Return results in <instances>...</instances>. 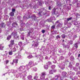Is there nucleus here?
Masks as SVG:
<instances>
[{"instance_id": "f257e3e1", "label": "nucleus", "mask_w": 80, "mask_h": 80, "mask_svg": "<svg viewBox=\"0 0 80 80\" xmlns=\"http://www.w3.org/2000/svg\"><path fill=\"white\" fill-rule=\"evenodd\" d=\"M11 72L12 73H13L14 76H17V77H20L21 78L22 76H23L22 74L20 72L18 73L17 70H14L12 69V70H9L8 71V73H10Z\"/></svg>"}, {"instance_id": "f03ea898", "label": "nucleus", "mask_w": 80, "mask_h": 80, "mask_svg": "<svg viewBox=\"0 0 80 80\" xmlns=\"http://www.w3.org/2000/svg\"><path fill=\"white\" fill-rule=\"evenodd\" d=\"M17 55H18L16 58V59H14L13 61V63H18V59H20L21 58V55L20 54L17 53L16 54Z\"/></svg>"}, {"instance_id": "7ed1b4c3", "label": "nucleus", "mask_w": 80, "mask_h": 80, "mask_svg": "<svg viewBox=\"0 0 80 80\" xmlns=\"http://www.w3.org/2000/svg\"><path fill=\"white\" fill-rule=\"evenodd\" d=\"M25 68H26L25 66H21L19 68V71L21 72V73H23V72H25V71H26V70H25L26 69H25Z\"/></svg>"}, {"instance_id": "20e7f679", "label": "nucleus", "mask_w": 80, "mask_h": 80, "mask_svg": "<svg viewBox=\"0 0 80 80\" xmlns=\"http://www.w3.org/2000/svg\"><path fill=\"white\" fill-rule=\"evenodd\" d=\"M33 62L31 61H30L29 62V64L25 66V67L26 68V70H29V69L30 68V67H31L30 65H33Z\"/></svg>"}, {"instance_id": "39448f33", "label": "nucleus", "mask_w": 80, "mask_h": 80, "mask_svg": "<svg viewBox=\"0 0 80 80\" xmlns=\"http://www.w3.org/2000/svg\"><path fill=\"white\" fill-rule=\"evenodd\" d=\"M46 75H47V72H43L42 73L39 80H44L45 79V76Z\"/></svg>"}, {"instance_id": "423d86ee", "label": "nucleus", "mask_w": 80, "mask_h": 80, "mask_svg": "<svg viewBox=\"0 0 80 80\" xmlns=\"http://www.w3.org/2000/svg\"><path fill=\"white\" fill-rule=\"evenodd\" d=\"M58 67L59 68H60L62 70H63L65 68V63L62 62V63H60L58 65Z\"/></svg>"}, {"instance_id": "0eeeda50", "label": "nucleus", "mask_w": 80, "mask_h": 80, "mask_svg": "<svg viewBox=\"0 0 80 80\" xmlns=\"http://www.w3.org/2000/svg\"><path fill=\"white\" fill-rule=\"evenodd\" d=\"M11 35L13 36L14 38L16 39L17 38H18V36H17V32L14 31L12 32L11 34Z\"/></svg>"}, {"instance_id": "6e6552de", "label": "nucleus", "mask_w": 80, "mask_h": 80, "mask_svg": "<svg viewBox=\"0 0 80 80\" xmlns=\"http://www.w3.org/2000/svg\"><path fill=\"white\" fill-rule=\"evenodd\" d=\"M60 77V75H58L55 76V77L54 78H52V76H50V80H57L58 78Z\"/></svg>"}, {"instance_id": "1a4fd4ad", "label": "nucleus", "mask_w": 80, "mask_h": 80, "mask_svg": "<svg viewBox=\"0 0 80 80\" xmlns=\"http://www.w3.org/2000/svg\"><path fill=\"white\" fill-rule=\"evenodd\" d=\"M10 44L8 45V46L9 47V48H12L13 47V46L14 45V40H11L10 42Z\"/></svg>"}, {"instance_id": "9d476101", "label": "nucleus", "mask_w": 80, "mask_h": 80, "mask_svg": "<svg viewBox=\"0 0 80 80\" xmlns=\"http://www.w3.org/2000/svg\"><path fill=\"white\" fill-rule=\"evenodd\" d=\"M33 44L32 45V47H38V44L37 42L35 41H33Z\"/></svg>"}, {"instance_id": "9b49d317", "label": "nucleus", "mask_w": 80, "mask_h": 80, "mask_svg": "<svg viewBox=\"0 0 80 80\" xmlns=\"http://www.w3.org/2000/svg\"><path fill=\"white\" fill-rule=\"evenodd\" d=\"M18 45H19V46H20V49L21 50H22V49H23V47H24V46L23 45H22V42H20L18 43Z\"/></svg>"}, {"instance_id": "f8f14e48", "label": "nucleus", "mask_w": 80, "mask_h": 80, "mask_svg": "<svg viewBox=\"0 0 80 80\" xmlns=\"http://www.w3.org/2000/svg\"><path fill=\"white\" fill-rule=\"evenodd\" d=\"M67 73L66 72H62V77L63 78H64V77H66V75H67Z\"/></svg>"}, {"instance_id": "ddd939ff", "label": "nucleus", "mask_w": 80, "mask_h": 80, "mask_svg": "<svg viewBox=\"0 0 80 80\" xmlns=\"http://www.w3.org/2000/svg\"><path fill=\"white\" fill-rule=\"evenodd\" d=\"M0 27H1V28H4L5 27V23L2 22L1 23V24L0 25Z\"/></svg>"}, {"instance_id": "4468645a", "label": "nucleus", "mask_w": 80, "mask_h": 80, "mask_svg": "<svg viewBox=\"0 0 80 80\" xmlns=\"http://www.w3.org/2000/svg\"><path fill=\"white\" fill-rule=\"evenodd\" d=\"M0 27H1V28H4L5 27V23L2 22L1 23V24L0 25Z\"/></svg>"}, {"instance_id": "2eb2a0df", "label": "nucleus", "mask_w": 80, "mask_h": 80, "mask_svg": "<svg viewBox=\"0 0 80 80\" xmlns=\"http://www.w3.org/2000/svg\"><path fill=\"white\" fill-rule=\"evenodd\" d=\"M36 57H37V58H39V59L41 60V61L42 62V59L43 58V57L42 56H40L38 55L36 56Z\"/></svg>"}, {"instance_id": "dca6fc26", "label": "nucleus", "mask_w": 80, "mask_h": 80, "mask_svg": "<svg viewBox=\"0 0 80 80\" xmlns=\"http://www.w3.org/2000/svg\"><path fill=\"white\" fill-rule=\"evenodd\" d=\"M55 11H56V9L54 8V9H53V10H52V13L53 15L55 14Z\"/></svg>"}, {"instance_id": "f3484780", "label": "nucleus", "mask_w": 80, "mask_h": 80, "mask_svg": "<svg viewBox=\"0 0 80 80\" xmlns=\"http://www.w3.org/2000/svg\"><path fill=\"white\" fill-rule=\"evenodd\" d=\"M27 78H28V80H31V79H32V76L31 75H29L28 77H27Z\"/></svg>"}, {"instance_id": "a211bd4d", "label": "nucleus", "mask_w": 80, "mask_h": 80, "mask_svg": "<svg viewBox=\"0 0 80 80\" xmlns=\"http://www.w3.org/2000/svg\"><path fill=\"white\" fill-rule=\"evenodd\" d=\"M62 25V24L59 23L57 25V28H59V27H61Z\"/></svg>"}, {"instance_id": "6ab92c4d", "label": "nucleus", "mask_w": 80, "mask_h": 80, "mask_svg": "<svg viewBox=\"0 0 80 80\" xmlns=\"http://www.w3.org/2000/svg\"><path fill=\"white\" fill-rule=\"evenodd\" d=\"M18 24L16 22H13L12 24V26L13 27H15V26H17Z\"/></svg>"}, {"instance_id": "aec40b11", "label": "nucleus", "mask_w": 80, "mask_h": 80, "mask_svg": "<svg viewBox=\"0 0 80 80\" xmlns=\"http://www.w3.org/2000/svg\"><path fill=\"white\" fill-rule=\"evenodd\" d=\"M44 68L46 70H47L48 68V66L47 65H45L44 66Z\"/></svg>"}, {"instance_id": "412c9836", "label": "nucleus", "mask_w": 80, "mask_h": 80, "mask_svg": "<svg viewBox=\"0 0 80 80\" xmlns=\"http://www.w3.org/2000/svg\"><path fill=\"white\" fill-rule=\"evenodd\" d=\"M10 15L11 17H13V16H14V12H11L10 13Z\"/></svg>"}, {"instance_id": "4be33fe9", "label": "nucleus", "mask_w": 80, "mask_h": 80, "mask_svg": "<svg viewBox=\"0 0 80 80\" xmlns=\"http://www.w3.org/2000/svg\"><path fill=\"white\" fill-rule=\"evenodd\" d=\"M64 59V57L62 56H61L59 58L60 60H63Z\"/></svg>"}, {"instance_id": "5701e85b", "label": "nucleus", "mask_w": 80, "mask_h": 80, "mask_svg": "<svg viewBox=\"0 0 80 80\" xmlns=\"http://www.w3.org/2000/svg\"><path fill=\"white\" fill-rule=\"evenodd\" d=\"M51 29L52 30H55V25H54L52 26Z\"/></svg>"}, {"instance_id": "b1692460", "label": "nucleus", "mask_w": 80, "mask_h": 80, "mask_svg": "<svg viewBox=\"0 0 80 80\" xmlns=\"http://www.w3.org/2000/svg\"><path fill=\"white\" fill-rule=\"evenodd\" d=\"M53 70H50L49 73L50 74H53Z\"/></svg>"}, {"instance_id": "393cba45", "label": "nucleus", "mask_w": 80, "mask_h": 80, "mask_svg": "<svg viewBox=\"0 0 80 80\" xmlns=\"http://www.w3.org/2000/svg\"><path fill=\"white\" fill-rule=\"evenodd\" d=\"M21 39H22V40H24V36L21 35Z\"/></svg>"}, {"instance_id": "a878e982", "label": "nucleus", "mask_w": 80, "mask_h": 80, "mask_svg": "<svg viewBox=\"0 0 80 80\" xmlns=\"http://www.w3.org/2000/svg\"><path fill=\"white\" fill-rule=\"evenodd\" d=\"M72 19V17L67 18V21H70V20H71Z\"/></svg>"}, {"instance_id": "bb28decb", "label": "nucleus", "mask_w": 80, "mask_h": 80, "mask_svg": "<svg viewBox=\"0 0 80 80\" xmlns=\"http://www.w3.org/2000/svg\"><path fill=\"white\" fill-rule=\"evenodd\" d=\"M16 50H17V49H16L15 48H13L12 49V52H16Z\"/></svg>"}, {"instance_id": "cd10ccee", "label": "nucleus", "mask_w": 80, "mask_h": 80, "mask_svg": "<svg viewBox=\"0 0 80 80\" xmlns=\"http://www.w3.org/2000/svg\"><path fill=\"white\" fill-rule=\"evenodd\" d=\"M12 38V36L10 35L8 36L7 38V40H10V38Z\"/></svg>"}, {"instance_id": "c85d7f7f", "label": "nucleus", "mask_w": 80, "mask_h": 80, "mask_svg": "<svg viewBox=\"0 0 80 80\" xmlns=\"http://www.w3.org/2000/svg\"><path fill=\"white\" fill-rule=\"evenodd\" d=\"M12 54H13L12 51H11L9 52V55H12Z\"/></svg>"}, {"instance_id": "c756f323", "label": "nucleus", "mask_w": 80, "mask_h": 80, "mask_svg": "<svg viewBox=\"0 0 80 80\" xmlns=\"http://www.w3.org/2000/svg\"><path fill=\"white\" fill-rule=\"evenodd\" d=\"M46 21L47 22H52V19H51L49 18L47 19Z\"/></svg>"}, {"instance_id": "7c9ffc66", "label": "nucleus", "mask_w": 80, "mask_h": 80, "mask_svg": "<svg viewBox=\"0 0 80 80\" xmlns=\"http://www.w3.org/2000/svg\"><path fill=\"white\" fill-rule=\"evenodd\" d=\"M33 71H34L35 72H36L37 70V68H33Z\"/></svg>"}, {"instance_id": "2f4dec72", "label": "nucleus", "mask_w": 80, "mask_h": 80, "mask_svg": "<svg viewBox=\"0 0 80 80\" xmlns=\"http://www.w3.org/2000/svg\"><path fill=\"white\" fill-rule=\"evenodd\" d=\"M9 62V61L8 60H6V61H4V63L5 64H7Z\"/></svg>"}, {"instance_id": "473e14b6", "label": "nucleus", "mask_w": 80, "mask_h": 80, "mask_svg": "<svg viewBox=\"0 0 80 80\" xmlns=\"http://www.w3.org/2000/svg\"><path fill=\"white\" fill-rule=\"evenodd\" d=\"M3 48H4V46H2V45H0V50H2Z\"/></svg>"}, {"instance_id": "72a5a7b5", "label": "nucleus", "mask_w": 80, "mask_h": 80, "mask_svg": "<svg viewBox=\"0 0 80 80\" xmlns=\"http://www.w3.org/2000/svg\"><path fill=\"white\" fill-rule=\"evenodd\" d=\"M51 68L52 69H54V68H55V65H52L51 67Z\"/></svg>"}, {"instance_id": "f704fd0d", "label": "nucleus", "mask_w": 80, "mask_h": 80, "mask_svg": "<svg viewBox=\"0 0 80 80\" xmlns=\"http://www.w3.org/2000/svg\"><path fill=\"white\" fill-rule=\"evenodd\" d=\"M74 25H78V22L77 21H74Z\"/></svg>"}, {"instance_id": "c9c22d12", "label": "nucleus", "mask_w": 80, "mask_h": 80, "mask_svg": "<svg viewBox=\"0 0 80 80\" xmlns=\"http://www.w3.org/2000/svg\"><path fill=\"white\" fill-rule=\"evenodd\" d=\"M74 46H75V47L77 48H78V46L77 45V43H75V45H74Z\"/></svg>"}, {"instance_id": "e433bc0d", "label": "nucleus", "mask_w": 80, "mask_h": 80, "mask_svg": "<svg viewBox=\"0 0 80 80\" xmlns=\"http://www.w3.org/2000/svg\"><path fill=\"white\" fill-rule=\"evenodd\" d=\"M32 32V31H30V32L28 33V36H30V35L32 34L31 33Z\"/></svg>"}, {"instance_id": "4c0bfd02", "label": "nucleus", "mask_w": 80, "mask_h": 80, "mask_svg": "<svg viewBox=\"0 0 80 80\" xmlns=\"http://www.w3.org/2000/svg\"><path fill=\"white\" fill-rule=\"evenodd\" d=\"M33 57V56L32 55H29L28 57V58H32Z\"/></svg>"}, {"instance_id": "58836bf2", "label": "nucleus", "mask_w": 80, "mask_h": 80, "mask_svg": "<svg viewBox=\"0 0 80 80\" xmlns=\"http://www.w3.org/2000/svg\"><path fill=\"white\" fill-rule=\"evenodd\" d=\"M45 32H46V31H45V30H42L41 31V32L42 33H44Z\"/></svg>"}, {"instance_id": "ea45409f", "label": "nucleus", "mask_w": 80, "mask_h": 80, "mask_svg": "<svg viewBox=\"0 0 80 80\" xmlns=\"http://www.w3.org/2000/svg\"><path fill=\"white\" fill-rule=\"evenodd\" d=\"M59 53H61V52H62V49H59Z\"/></svg>"}, {"instance_id": "a19ab883", "label": "nucleus", "mask_w": 80, "mask_h": 80, "mask_svg": "<svg viewBox=\"0 0 80 80\" xmlns=\"http://www.w3.org/2000/svg\"><path fill=\"white\" fill-rule=\"evenodd\" d=\"M62 38H65V34H63L62 35Z\"/></svg>"}, {"instance_id": "79ce46f5", "label": "nucleus", "mask_w": 80, "mask_h": 80, "mask_svg": "<svg viewBox=\"0 0 80 80\" xmlns=\"http://www.w3.org/2000/svg\"><path fill=\"white\" fill-rule=\"evenodd\" d=\"M74 70H75L76 71H77V70H78V69L77 68H74Z\"/></svg>"}, {"instance_id": "37998d69", "label": "nucleus", "mask_w": 80, "mask_h": 80, "mask_svg": "<svg viewBox=\"0 0 80 80\" xmlns=\"http://www.w3.org/2000/svg\"><path fill=\"white\" fill-rule=\"evenodd\" d=\"M48 65H52V63L51 62H48Z\"/></svg>"}, {"instance_id": "c03bdc74", "label": "nucleus", "mask_w": 80, "mask_h": 80, "mask_svg": "<svg viewBox=\"0 0 80 80\" xmlns=\"http://www.w3.org/2000/svg\"><path fill=\"white\" fill-rule=\"evenodd\" d=\"M57 23H60V21L59 20H58L56 22L55 24H57Z\"/></svg>"}, {"instance_id": "a18cd8bd", "label": "nucleus", "mask_w": 80, "mask_h": 80, "mask_svg": "<svg viewBox=\"0 0 80 80\" xmlns=\"http://www.w3.org/2000/svg\"><path fill=\"white\" fill-rule=\"evenodd\" d=\"M56 38H57V39H58V38H60V36H59V35H58L56 37Z\"/></svg>"}, {"instance_id": "49530a36", "label": "nucleus", "mask_w": 80, "mask_h": 80, "mask_svg": "<svg viewBox=\"0 0 80 80\" xmlns=\"http://www.w3.org/2000/svg\"><path fill=\"white\" fill-rule=\"evenodd\" d=\"M12 12H15V9H12Z\"/></svg>"}, {"instance_id": "de8ad7c7", "label": "nucleus", "mask_w": 80, "mask_h": 80, "mask_svg": "<svg viewBox=\"0 0 80 80\" xmlns=\"http://www.w3.org/2000/svg\"><path fill=\"white\" fill-rule=\"evenodd\" d=\"M69 43H70V44H73V41H70Z\"/></svg>"}, {"instance_id": "09e8293b", "label": "nucleus", "mask_w": 80, "mask_h": 80, "mask_svg": "<svg viewBox=\"0 0 80 80\" xmlns=\"http://www.w3.org/2000/svg\"><path fill=\"white\" fill-rule=\"evenodd\" d=\"M41 13H42V12H39L38 13V15L41 16Z\"/></svg>"}, {"instance_id": "8fccbe9b", "label": "nucleus", "mask_w": 80, "mask_h": 80, "mask_svg": "<svg viewBox=\"0 0 80 80\" xmlns=\"http://www.w3.org/2000/svg\"><path fill=\"white\" fill-rule=\"evenodd\" d=\"M72 65L70 64L69 65V67H70V68H72Z\"/></svg>"}, {"instance_id": "3c124183", "label": "nucleus", "mask_w": 80, "mask_h": 80, "mask_svg": "<svg viewBox=\"0 0 80 80\" xmlns=\"http://www.w3.org/2000/svg\"><path fill=\"white\" fill-rule=\"evenodd\" d=\"M79 65V63H77L76 64V66H78Z\"/></svg>"}, {"instance_id": "603ef678", "label": "nucleus", "mask_w": 80, "mask_h": 80, "mask_svg": "<svg viewBox=\"0 0 80 80\" xmlns=\"http://www.w3.org/2000/svg\"><path fill=\"white\" fill-rule=\"evenodd\" d=\"M53 72H57V70H53Z\"/></svg>"}, {"instance_id": "864d4df0", "label": "nucleus", "mask_w": 80, "mask_h": 80, "mask_svg": "<svg viewBox=\"0 0 80 80\" xmlns=\"http://www.w3.org/2000/svg\"><path fill=\"white\" fill-rule=\"evenodd\" d=\"M53 62L54 63H55L57 62V61L56 60H54V61H53Z\"/></svg>"}, {"instance_id": "5fc2aeb1", "label": "nucleus", "mask_w": 80, "mask_h": 80, "mask_svg": "<svg viewBox=\"0 0 80 80\" xmlns=\"http://www.w3.org/2000/svg\"><path fill=\"white\" fill-rule=\"evenodd\" d=\"M75 75V72H73L72 73V75Z\"/></svg>"}, {"instance_id": "6e6d98bb", "label": "nucleus", "mask_w": 80, "mask_h": 80, "mask_svg": "<svg viewBox=\"0 0 80 80\" xmlns=\"http://www.w3.org/2000/svg\"><path fill=\"white\" fill-rule=\"evenodd\" d=\"M48 59V57L46 56L45 58V59L46 60L47 59Z\"/></svg>"}, {"instance_id": "4d7b16f0", "label": "nucleus", "mask_w": 80, "mask_h": 80, "mask_svg": "<svg viewBox=\"0 0 80 80\" xmlns=\"http://www.w3.org/2000/svg\"><path fill=\"white\" fill-rule=\"evenodd\" d=\"M51 7L50 6H49L48 7V9L49 10H51Z\"/></svg>"}, {"instance_id": "13d9d810", "label": "nucleus", "mask_w": 80, "mask_h": 80, "mask_svg": "<svg viewBox=\"0 0 80 80\" xmlns=\"http://www.w3.org/2000/svg\"><path fill=\"white\" fill-rule=\"evenodd\" d=\"M38 64V62H35V65H37Z\"/></svg>"}, {"instance_id": "bf43d9fd", "label": "nucleus", "mask_w": 80, "mask_h": 80, "mask_svg": "<svg viewBox=\"0 0 80 80\" xmlns=\"http://www.w3.org/2000/svg\"><path fill=\"white\" fill-rule=\"evenodd\" d=\"M78 57H80V54H79L78 56Z\"/></svg>"}, {"instance_id": "052dcab7", "label": "nucleus", "mask_w": 80, "mask_h": 80, "mask_svg": "<svg viewBox=\"0 0 80 80\" xmlns=\"http://www.w3.org/2000/svg\"><path fill=\"white\" fill-rule=\"evenodd\" d=\"M1 32H2V30L1 29H0V33H1Z\"/></svg>"}, {"instance_id": "680f3d73", "label": "nucleus", "mask_w": 80, "mask_h": 80, "mask_svg": "<svg viewBox=\"0 0 80 80\" xmlns=\"http://www.w3.org/2000/svg\"><path fill=\"white\" fill-rule=\"evenodd\" d=\"M34 18H36V16H34Z\"/></svg>"}, {"instance_id": "e2e57ef3", "label": "nucleus", "mask_w": 80, "mask_h": 80, "mask_svg": "<svg viewBox=\"0 0 80 80\" xmlns=\"http://www.w3.org/2000/svg\"><path fill=\"white\" fill-rule=\"evenodd\" d=\"M78 4H77V6L78 7H79V6H78Z\"/></svg>"}, {"instance_id": "0e129e2a", "label": "nucleus", "mask_w": 80, "mask_h": 80, "mask_svg": "<svg viewBox=\"0 0 80 80\" xmlns=\"http://www.w3.org/2000/svg\"><path fill=\"white\" fill-rule=\"evenodd\" d=\"M30 15H29V16H28V18H30Z\"/></svg>"}, {"instance_id": "69168bd1", "label": "nucleus", "mask_w": 80, "mask_h": 80, "mask_svg": "<svg viewBox=\"0 0 80 80\" xmlns=\"http://www.w3.org/2000/svg\"><path fill=\"white\" fill-rule=\"evenodd\" d=\"M5 74H6V73H5V74H3V75H5Z\"/></svg>"}, {"instance_id": "338daca9", "label": "nucleus", "mask_w": 80, "mask_h": 80, "mask_svg": "<svg viewBox=\"0 0 80 80\" xmlns=\"http://www.w3.org/2000/svg\"><path fill=\"white\" fill-rule=\"evenodd\" d=\"M64 40H62V42H64Z\"/></svg>"}, {"instance_id": "774afa93", "label": "nucleus", "mask_w": 80, "mask_h": 80, "mask_svg": "<svg viewBox=\"0 0 80 80\" xmlns=\"http://www.w3.org/2000/svg\"><path fill=\"white\" fill-rule=\"evenodd\" d=\"M29 80H33V79H30Z\"/></svg>"}]
</instances>
